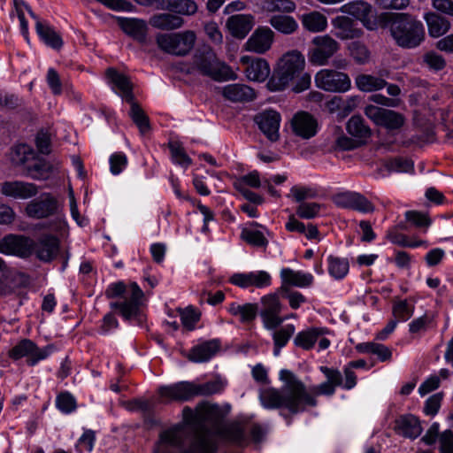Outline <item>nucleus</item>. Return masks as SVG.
<instances>
[{
  "instance_id": "6",
  "label": "nucleus",
  "mask_w": 453,
  "mask_h": 453,
  "mask_svg": "<svg viewBox=\"0 0 453 453\" xmlns=\"http://www.w3.org/2000/svg\"><path fill=\"white\" fill-rule=\"evenodd\" d=\"M194 66L203 75L216 81L236 80L237 74L226 63L220 61L211 49L199 50L194 57Z\"/></svg>"
},
{
  "instance_id": "7",
  "label": "nucleus",
  "mask_w": 453,
  "mask_h": 453,
  "mask_svg": "<svg viewBox=\"0 0 453 453\" xmlns=\"http://www.w3.org/2000/svg\"><path fill=\"white\" fill-rule=\"evenodd\" d=\"M196 40V35L191 30L173 34H159L156 37V42L160 50L176 56L187 55L194 47Z\"/></svg>"
},
{
  "instance_id": "33",
  "label": "nucleus",
  "mask_w": 453,
  "mask_h": 453,
  "mask_svg": "<svg viewBox=\"0 0 453 453\" xmlns=\"http://www.w3.org/2000/svg\"><path fill=\"white\" fill-rule=\"evenodd\" d=\"M58 240L52 235H45L39 241L36 256L40 260L49 262L58 255Z\"/></svg>"
},
{
  "instance_id": "19",
  "label": "nucleus",
  "mask_w": 453,
  "mask_h": 453,
  "mask_svg": "<svg viewBox=\"0 0 453 453\" xmlns=\"http://www.w3.org/2000/svg\"><path fill=\"white\" fill-rule=\"evenodd\" d=\"M334 35L341 40H353L363 35L357 21L346 16H338L332 21Z\"/></svg>"
},
{
  "instance_id": "3",
  "label": "nucleus",
  "mask_w": 453,
  "mask_h": 453,
  "mask_svg": "<svg viewBox=\"0 0 453 453\" xmlns=\"http://www.w3.org/2000/svg\"><path fill=\"white\" fill-rule=\"evenodd\" d=\"M105 296L109 299H120L111 303L110 306L117 310L125 319L130 320L139 314L143 292L136 283L129 286L122 281L111 283L105 290Z\"/></svg>"
},
{
  "instance_id": "50",
  "label": "nucleus",
  "mask_w": 453,
  "mask_h": 453,
  "mask_svg": "<svg viewBox=\"0 0 453 453\" xmlns=\"http://www.w3.org/2000/svg\"><path fill=\"white\" fill-rule=\"evenodd\" d=\"M348 50L354 60L360 65L365 64L370 58V51L361 42L355 41L349 44Z\"/></svg>"
},
{
  "instance_id": "62",
  "label": "nucleus",
  "mask_w": 453,
  "mask_h": 453,
  "mask_svg": "<svg viewBox=\"0 0 453 453\" xmlns=\"http://www.w3.org/2000/svg\"><path fill=\"white\" fill-rule=\"evenodd\" d=\"M291 194L297 203H304L306 199H312L317 196V191L308 187H297L295 186L291 188Z\"/></svg>"
},
{
  "instance_id": "22",
  "label": "nucleus",
  "mask_w": 453,
  "mask_h": 453,
  "mask_svg": "<svg viewBox=\"0 0 453 453\" xmlns=\"http://www.w3.org/2000/svg\"><path fill=\"white\" fill-rule=\"evenodd\" d=\"M158 394L169 400L186 401L196 396L195 383L181 381L171 386H163L158 388Z\"/></svg>"
},
{
  "instance_id": "24",
  "label": "nucleus",
  "mask_w": 453,
  "mask_h": 453,
  "mask_svg": "<svg viewBox=\"0 0 453 453\" xmlns=\"http://www.w3.org/2000/svg\"><path fill=\"white\" fill-rule=\"evenodd\" d=\"M347 12L359 19L367 29L377 27L376 17L370 4L364 1L350 3L347 5Z\"/></svg>"
},
{
  "instance_id": "55",
  "label": "nucleus",
  "mask_w": 453,
  "mask_h": 453,
  "mask_svg": "<svg viewBox=\"0 0 453 453\" xmlns=\"http://www.w3.org/2000/svg\"><path fill=\"white\" fill-rule=\"evenodd\" d=\"M169 149L172 154V157L175 163L181 165L185 167H188V165H191L192 160L187 155V153L184 150V148L181 146L180 143L177 142H169Z\"/></svg>"
},
{
  "instance_id": "32",
  "label": "nucleus",
  "mask_w": 453,
  "mask_h": 453,
  "mask_svg": "<svg viewBox=\"0 0 453 453\" xmlns=\"http://www.w3.org/2000/svg\"><path fill=\"white\" fill-rule=\"evenodd\" d=\"M219 344L217 341L205 342L191 349L188 358L196 363L207 362L219 350Z\"/></svg>"
},
{
  "instance_id": "30",
  "label": "nucleus",
  "mask_w": 453,
  "mask_h": 453,
  "mask_svg": "<svg viewBox=\"0 0 453 453\" xmlns=\"http://www.w3.org/2000/svg\"><path fill=\"white\" fill-rule=\"evenodd\" d=\"M106 76L110 82L119 89V94L124 100L128 103L134 100L132 85L127 76L119 73L114 68H108L106 70Z\"/></svg>"
},
{
  "instance_id": "59",
  "label": "nucleus",
  "mask_w": 453,
  "mask_h": 453,
  "mask_svg": "<svg viewBox=\"0 0 453 453\" xmlns=\"http://www.w3.org/2000/svg\"><path fill=\"white\" fill-rule=\"evenodd\" d=\"M388 239L394 244H396L401 247H419L421 245L426 244V242L425 241H417V242H409L408 238L405 234L396 233V232H390L388 234Z\"/></svg>"
},
{
  "instance_id": "17",
  "label": "nucleus",
  "mask_w": 453,
  "mask_h": 453,
  "mask_svg": "<svg viewBox=\"0 0 453 453\" xmlns=\"http://www.w3.org/2000/svg\"><path fill=\"white\" fill-rule=\"evenodd\" d=\"M334 203L340 208L351 209L361 212H372L373 204L363 195L356 192H343L333 197Z\"/></svg>"
},
{
  "instance_id": "4",
  "label": "nucleus",
  "mask_w": 453,
  "mask_h": 453,
  "mask_svg": "<svg viewBox=\"0 0 453 453\" xmlns=\"http://www.w3.org/2000/svg\"><path fill=\"white\" fill-rule=\"evenodd\" d=\"M389 29L396 44L404 49L419 46L426 36L422 22L407 13L395 14L390 22Z\"/></svg>"
},
{
  "instance_id": "14",
  "label": "nucleus",
  "mask_w": 453,
  "mask_h": 453,
  "mask_svg": "<svg viewBox=\"0 0 453 453\" xmlns=\"http://www.w3.org/2000/svg\"><path fill=\"white\" fill-rule=\"evenodd\" d=\"M280 114L271 109L260 111L254 117V122L257 125L259 130L273 142L280 139Z\"/></svg>"
},
{
  "instance_id": "56",
  "label": "nucleus",
  "mask_w": 453,
  "mask_h": 453,
  "mask_svg": "<svg viewBox=\"0 0 453 453\" xmlns=\"http://www.w3.org/2000/svg\"><path fill=\"white\" fill-rule=\"evenodd\" d=\"M321 206L318 203H301L296 209V214L302 219H313L319 214Z\"/></svg>"
},
{
  "instance_id": "58",
  "label": "nucleus",
  "mask_w": 453,
  "mask_h": 453,
  "mask_svg": "<svg viewBox=\"0 0 453 453\" xmlns=\"http://www.w3.org/2000/svg\"><path fill=\"white\" fill-rule=\"evenodd\" d=\"M180 312L183 326L188 330H193L195 328V325L200 319V313L192 307H188L185 310H180Z\"/></svg>"
},
{
  "instance_id": "45",
  "label": "nucleus",
  "mask_w": 453,
  "mask_h": 453,
  "mask_svg": "<svg viewBox=\"0 0 453 453\" xmlns=\"http://www.w3.org/2000/svg\"><path fill=\"white\" fill-rule=\"evenodd\" d=\"M129 103L131 104L130 117L138 127L140 133L145 134L150 130L149 118L136 102L133 100Z\"/></svg>"
},
{
  "instance_id": "31",
  "label": "nucleus",
  "mask_w": 453,
  "mask_h": 453,
  "mask_svg": "<svg viewBox=\"0 0 453 453\" xmlns=\"http://www.w3.org/2000/svg\"><path fill=\"white\" fill-rule=\"evenodd\" d=\"M119 25L122 30L139 42L146 39L147 25L144 20L138 19L119 18Z\"/></svg>"
},
{
  "instance_id": "54",
  "label": "nucleus",
  "mask_w": 453,
  "mask_h": 453,
  "mask_svg": "<svg viewBox=\"0 0 453 453\" xmlns=\"http://www.w3.org/2000/svg\"><path fill=\"white\" fill-rule=\"evenodd\" d=\"M423 63L432 71L439 72L445 68V58L435 51H428L423 56Z\"/></svg>"
},
{
  "instance_id": "51",
  "label": "nucleus",
  "mask_w": 453,
  "mask_h": 453,
  "mask_svg": "<svg viewBox=\"0 0 453 453\" xmlns=\"http://www.w3.org/2000/svg\"><path fill=\"white\" fill-rule=\"evenodd\" d=\"M414 311V306L408 303L406 300H400L394 303L392 313L394 319L399 321H407Z\"/></svg>"
},
{
  "instance_id": "39",
  "label": "nucleus",
  "mask_w": 453,
  "mask_h": 453,
  "mask_svg": "<svg viewBox=\"0 0 453 453\" xmlns=\"http://www.w3.org/2000/svg\"><path fill=\"white\" fill-rule=\"evenodd\" d=\"M425 20L426 21L430 36L434 38L444 35L450 27L448 19L434 12L426 13Z\"/></svg>"
},
{
  "instance_id": "57",
  "label": "nucleus",
  "mask_w": 453,
  "mask_h": 453,
  "mask_svg": "<svg viewBox=\"0 0 453 453\" xmlns=\"http://www.w3.org/2000/svg\"><path fill=\"white\" fill-rule=\"evenodd\" d=\"M203 30L209 40L216 44L221 45L223 42V35L215 21H209L204 23Z\"/></svg>"
},
{
  "instance_id": "63",
  "label": "nucleus",
  "mask_w": 453,
  "mask_h": 453,
  "mask_svg": "<svg viewBox=\"0 0 453 453\" xmlns=\"http://www.w3.org/2000/svg\"><path fill=\"white\" fill-rule=\"evenodd\" d=\"M127 165V158L124 153L117 152L111 156L110 165L112 174H119Z\"/></svg>"
},
{
  "instance_id": "37",
  "label": "nucleus",
  "mask_w": 453,
  "mask_h": 453,
  "mask_svg": "<svg viewBox=\"0 0 453 453\" xmlns=\"http://www.w3.org/2000/svg\"><path fill=\"white\" fill-rule=\"evenodd\" d=\"M258 6L265 13H292L296 9L292 0H261Z\"/></svg>"
},
{
  "instance_id": "1",
  "label": "nucleus",
  "mask_w": 453,
  "mask_h": 453,
  "mask_svg": "<svg viewBox=\"0 0 453 453\" xmlns=\"http://www.w3.org/2000/svg\"><path fill=\"white\" fill-rule=\"evenodd\" d=\"M183 422L159 434L155 443V453H173L174 447L188 443L186 453H216L218 442L215 434L221 427L224 418L218 404H203L193 411L185 407Z\"/></svg>"
},
{
  "instance_id": "20",
  "label": "nucleus",
  "mask_w": 453,
  "mask_h": 453,
  "mask_svg": "<svg viewBox=\"0 0 453 453\" xmlns=\"http://www.w3.org/2000/svg\"><path fill=\"white\" fill-rule=\"evenodd\" d=\"M240 61L242 64L247 65L244 73L250 81L262 82L268 78L270 65L265 59L243 56Z\"/></svg>"
},
{
  "instance_id": "35",
  "label": "nucleus",
  "mask_w": 453,
  "mask_h": 453,
  "mask_svg": "<svg viewBox=\"0 0 453 453\" xmlns=\"http://www.w3.org/2000/svg\"><path fill=\"white\" fill-rule=\"evenodd\" d=\"M228 311L235 317H239V319L243 324L251 323L257 316L258 305L257 303H245L238 304L233 303L228 308Z\"/></svg>"
},
{
  "instance_id": "21",
  "label": "nucleus",
  "mask_w": 453,
  "mask_h": 453,
  "mask_svg": "<svg viewBox=\"0 0 453 453\" xmlns=\"http://www.w3.org/2000/svg\"><path fill=\"white\" fill-rule=\"evenodd\" d=\"M255 25V17L252 14H235L230 16L226 23L231 35L237 39H243L251 31Z\"/></svg>"
},
{
  "instance_id": "43",
  "label": "nucleus",
  "mask_w": 453,
  "mask_h": 453,
  "mask_svg": "<svg viewBox=\"0 0 453 453\" xmlns=\"http://www.w3.org/2000/svg\"><path fill=\"white\" fill-rule=\"evenodd\" d=\"M35 29L41 39L50 47L59 50L63 46L61 36L49 25L37 21Z\"/></svg>"
},
{
  "instance_id": "16",
  "label": "nucleus",
  "mask_w": 453,
  "mask_h": 453,
  "mask_svg": "<svg viewBox=\"0 0 453 453\" xmlns=\"http://www.w3.org/2000/svg\"><path fill=\"white\" fill-rule=\"evenodd\" d=\"M274 32L268 27H258L245 42V50L257 54L267 52L273 43Z\"/></svg>"
},
{
  "instance_id": "53",
  "label": "nucleus",
  "mask_w": 453,
  "mask_h": 453,
  "mask_svg": "<svg viewBox=\"0 0 453 453\" xmlns=\"http://www.w3.org/2000/svg\"><path fill=\"white\" fill-rule=\"evenodd\" d=\"M385 167L389 172L409 173L413 170V163L407 158L395 157L387 160Z\"/></svg>"
},
{
  "instance_id": "28",
  "label": "nucleus",
  "mask_w": 453,
  "mask_h": 453,
  "mask_svg": "<svg viewBox=\"0 0 453 453\" xmlns=\"http://www.w3.org/2000/svg\"><path fill=\"white\" fill-rule=\"evenodd\" d=\"M223 96L234 103H243L252 101L255 96V91L252 88L245 84H229L223 88Z\"/></svg>"
},
{
  "instance_id": "23",
  "label": "nucleus",
  "mask_w": 453,
  "mask_h": 453,
  "mask_svg": "<svg viewBox=\"0 0 453 453\" xmlns=\"http://www.w3.org/2000/svg\"><path fill=\"white\" fill-rule=\"evenodd\" d=\"M394 430L397 434L413 440L421 434L423 429L416 416L404 414L395 420Z\"/></svg>"
},
{
  "instance_id": "29",
  "label": "nucleus",
  "mask_w": 453,
  "mask_h": 453,
  "mask_svg": "<svg viewBox=\"0 0 453 453\" xmlns=\"http://www.w3.org/2000/svg\"><path fill=\"white\" fill-rule=\"evenodd\" d=\"M282 289L287 290V286L306 288L312 284L313 276L311 273L296 272L290 268H283L280 271Z\"/></svg>"
},
{
  "instance_id": "12",
  "label": "nucleus",
  "mask_w": 453,
  "mask_h": 453,
  "mask_svg": "<svg viewBox=\"0 0 453 453\" xmlns=\"http://www.w3.org/2000/svg\"><path fill=\"white\" fill-rule=\"evenodd\" d=\"M260 303L259 313L265 327L270 330L275 329L283 322V319L280 316L281 305L279 296L276 294H269L263 296Z\"/></svg>"
},
{
  "instance_id": "36",
  "label": "nucleus",
  "mask_w": 453,
  "mask_h": 453,
  "mask_svg": "<svg viewBox=\"0 0 453 453\" xmlns=\"http://www.w3.org/2000/svg\"><path fill=\"white\" fill-rule=\"evenodd\" d=\"M35 158L34 149L26 143L16 144L12 147L10 151V160L14 165H27V164Z\"/></svg>"
},
{
  "instance_id": "9",
  "label": "nucleus",
  "mask_w": 453,
  "mask_h": 453,
  "mask_svg": "<svg viewBox=\"0 0 453 453\" xmlns=\"http://www.w3.org/2000/svg\"><path fill=\"white\" fill-rule=\"evenodd\" d=\"M317 88L332 93H345L351 88L349 76L334 69H322L315 75Z\"/></svg>"
},
{
  "instance_id": "25",
  "label": "nucleus",
  "mask_w": 453,
  "mask_h": 453,
  "mask_svg": "<svg viewBox=\"0 0 453 453\" xmlns=\"http://www.w3.org/2000/svg\"><path fill=\"white\" fill-rule=\"evenodd\" d=\"M1 192L6 196L16 199H27L35 196L38 193V189L33 183L14 180L2 183Z\"/></svg>"
},
{
  "instance_id": "48",
  "label": "nucleus",
  "mask_w": 453,
  "mask_h": 453,
  "mask_svg": "<svg viewBox=\"0 0 453 453\" xmlns=\"http://www.w3.org/2000/svg\"><path fill=\"white\" fill-rule=\"evenodd\" d=\"M224 387L225 383L219 379L210 380L203 384L195 383V394L196 396H209L222 392Z\"/></svg>"
},
{
  "instance_id": "38",
  "label": "nucleus",
  "mask_w": 453,
  "mask_h": 453,
  "mask_svg": "<svg viewBox=\"0 0 453 453\" xmlns=\"http://www.w3.org/2000/svg\"><path fill=\"white\" fill-rule=\"evenodd\" d=\"M301 22L303 27L311 33L322 32L327 27L326 17L316 11L303 14Z\"/></svg>"
},
{
  "instance_id": "44",
  "label": "nucleus",
  "mask_w": 453,
  "mask_h": 453,
  "mask_svg": "<svg viewBox=\"0 0 453 453\" xmlns=\"http://www.w3.org/2000/svg\"><path fill=\"white\" fill-rule=\"evenodd\" d=\"M349 134L357 138L366 139L371 135V129L365 125L364 119L359 115L352 116L347 123Z\"/></svg>"
},
{
  "instance_id": "10",
  "label": "nucleus",
  "mask_w": 453,
  "mask_h": 453,
  "mask_svg": "<svg viewBox=\"0 0 453 453\" xmlns=\"http://www.w3.org/2000/svg\"><path fill=\"white\" fill-rule=\"evenodd\" d=\"M50 354L49 347L40 349L29 339H23L12 347L8 356L13 360H19L22 357H27V363L30 366H34L39 361L45 359Z\"/></svg>"
},
{
  "instance_id": "49",
  "label": "nucleus",
  "mask_w": 453,
  "mask_h": 453,
  "mask_svg": "<svg viewBox=\"0 0 453 453\" xmlns=\"http://www.w3.org/2000/svg\"><path fill=\"white\" fill-rule=\"evenodd\" d=\"M295 333V326L293 325H287L284 327L277 330L273 334V341H274V350L273 353L275 356L280 354V350L282 347H284L291 336Z\"/></svg>"
},
{
  "instance_id": "27",
  "label": "nucleus",
  "mask_w": 453,
  "mask_h": 453,
  "mask_svg": "<svg viewBox=\"0 0 453 453\" xmlns=\"http://www.w3.org/2000/svg\"><path fill=\"white\" fill-rule=\"evenodd\" d=\"M149 23L151 27L160 30H175L182 27L185 20L173 12H167L157 13L150 17Z\"/></svg>"
},
{
  "instance_id": "40",
  "label": "nucleus",
  "mask_w": 453,
  "mask_h": 453,
  "mask_svg": "<svg viewBox=\"0 0 453 453\" xmlns=\"http://www.w3.org/2000/svg\"><path fill=\"white\" fill-rule=\"evenodd\" d=\"M326 330L324 328L312 327L298 333L295 337L294 342L297 347L308 350L314 346L319 336L326 334Z\"/></svg>"
},
{
  "instance_id": "8",
  "label": "nucleus",
  "mask_w": 453,
  "mask_h": 453,
  "mask_svg": "<svg viewBox=\"0 0 453 453\" xmlns=\"http://www.w3.org/2000/svg\"><path fill=\"white\" fill-rule=\"evenodd\" d=\"M339 50V42L330 35L315 36L308 50V60L313 65H326Z\"/></svg>"
},
{
  "instance_id": "11",
  "label": "nucleus",
  "mask_w": 453,
  "mask_h": 453,
  "mask_svg": "<svg viewBox=\"0 0 453 453\" xmlns=\"http://www.w3.org/2000/svg\"><path fill=\"white\" fill-rule=\"evenodd\" d=\"M365 114L376 125L389 130L399 129L404 124V118L401 113L372 104L365 108Z\"/></svg>"
},
{
  "instance_id": "26",
  "label": "nucleus",
  "mask_w": 453,
  "mask_h": 453,
  "mask_svg": "<svg viewBox=\"0 0 453 453\" xmlns=\"http://www.w3.org/2000/svg\"><path fill=\"white\" fill-rule=\"evenodd\" d=\"M220 437L222 440L231 442L238 446L248 444V437L246 435V428L241 423L224 424L219 427L215 436Z\"/></svg>"
},
{
  "instance_id": "61",
  "label": "nucleus",
  "mask_w": 453,
  "mask_h": 453,
  "mask_svg": "<svg viewBox=\"0 0 453 453\" xmlns=\"http://www.w3.org/2000/svg\"><path fill=\"white\" fill-rule=\"evenodd\" d=\"M250 286L256 288H264L271 284V276L265 271L249 273Z\"/></svg>"
},
{
  "instance_id": "52",
  "label": "nucleus",
  "mask_w": 453,
  "mask_h": 453,
  "mask_svg": "<svg viewBox=\"0 0 453 453\" xmlns=\"http://www.w3.org/2000/svg\"><path fill=\"white\" fill-rule=\"evenodd\" d=\"M241 238L254 247L265 248L268 244V240L265 238L264 234L258 230L244 228L241 233Z\"/></svg>"
},
{
  "instance_id": "5",
  "label": "nucleus",
  "mask_w": 453,
  "mask_h": 453,
  "mask_svg": "<svg viewBox=\"0 0 453 453\" xmlns=\"http://www.w3.org/2000/svg\"><path fill=\"white\" fill-rule=\"evenodd\" d=\"M304 65L305 59L301 51L293 50L286 52L279 60L277 68L268 81V88L273 91L285 89L300 76Z\"/></svg>"
},
{
  "instance_id": "13",
  "label": "nucleus",
  "mask_w": 453,
  "mask_h": 453,
  "mask_svg": "<svg viewBox=\"0 0 453 453\" xmlns=\"http://www.w3.org/2000/svg\"><path fill=\"white\" fill-rule=\"evenodd\" d=\"M35 242L22 235L9 234L0 240V253L27 257L32 254Z\"/></svg>"
},
{
  "instance_id": "18",
  "label": "nucleus",
  "mask_w": 453,
  "mask_h": 453,
  "mask_svg": "<svg viewBox=\"0 0 453 453\" xmlns=\"http://www.w3.org/2000/svg\"><path fill=\"white\" fill-rule=\"evenodd\" d=\"M290 127L296 136L308 140L317 134L318 122L310 113L299 111L291 119Z\"/></svg>"
},
{
  "instance_id": "47",
  "label": "nucleus",
  "mask_w": 453,
  "mask_h": 453,
  "mask_svg": "<svg viewBox=\"0 0 453 453\" xmlns=\"http://www.w3.org/2000/svg\"><path fill=\"white\" fill-rule=\"evenodd\" d=\"M170 12L180 17H191L198 12V4L195 0H173Z\"/></svg>"
},
{
  "instance_id": "64",
  "label": "nucleus",
  "mask_w": 453,
  "mask_h": 453,
  "mask_svg": "<svg viewBox=\"0 0 453 453\" xmlns=\"http://www.w3.org/2000/svg\"><path fill=\"white\" fill-rule=\"evenodd\" d=\"M440 452L453 453V432L451 430L443 431L439 436Z\"/></svg>"
},
{
  "instance_id": "42",
  "label": "nucleus",
  "mask_w": 453,
  "mask_h": 453,
  "mask_svg": "<svg viewBox=\"0 0 453 453\" xmlns=\"http://www.w3.org/2000/svg\"><path fill=\"white\" fill-rule=\"evenodd\" d=\"M355 84L360 91L373 92L384 88L388 82L380 77L362 73L355 78Z\"/></svg>"
},
{
  "instance_id": "41",
  "label": "nucleus",
  "mask_w": 453,
  "mask_h": 453,
  "mask_svg": "<svg viewBox=\"0 0 453 453\" xmlns=\"http://www.w3.org/2000/svg\"><path fill=\"white\" fill-rule=\"evenodd\" d=\"M31 165L26 166L27 175L35 180H47L53 172V165L43 158L33 159Z\"/></svg>"
},
{
  "instance_id": "60",
  "label": "nucleus",
  "mask_w": 453,
  "mask_h": 453,
  "mask_svg": "<svg viewBox=\"0 0 453 453\" xmlns=\"http://www.w3.org/2000/svg\"><path fill=\"white\" fill-rule=\"evenodd\" d=\"M56 404L61 411L65 413H69L76 408L74 397L67 392L61 393L58 395Z\"/></svg>"
},
{
  "instance_id": "34",
  "label": "nucleus",
  "mask_w": 453,
  "mask_h": 453,
  "mask_svg": "<svg viewBox=\"0 0 453 453\" xmlns=\"http://www.w3.org/2000/svg\"><path fill=\"white\" fill-rule=\"evenodd\" d=\"M286 14H274L268 22L279 33L289 35L296 33L299 26L294 17Z\"/></svg>"
},
{
  "instance_id": "15",
  "label": "nucleus",
  "mask_w": 453,
  "mask_h": 453,
  "mask_svg": "<svg viewBox=\"0 0 453 453\" xmlns=\"http://www.w3.org/2000/svg\"><path fill=\"white\" fill-rule=\"evenodd\" d=\"M58 203L50 194H42L38 198L30 201L26 212L28 217L34 219H43L58 212Z\"/></svg>"
},
{
  "instance_id": "2",
  "label": "nucleus",
  "mask_w": 453,
  "mask_h": 453,
  "mask_svg": "<svg viewBox=\"0 0 453 453\" xmlns=\"http://www.w3.org/2000/svg\"><path fill=\"white\" fill-rule=\"evenodd\" d=\"M280 380L284 382L280 389L266 388L259 392L261 404L266 409L287 410L291 415L303 412L307 407L318 404V395H333L335 387L327 380L309 388L291 371L280 372Z\"/></svg>"
},
{
  "instance_id": "46",
  "label": "nucleus",
  "mask_w": 453,
  "mask_h": 453,
  "mask_svg": "<svg viewBox=\"0 0 453 453\" xmlns=\"http://www.w3.org/2000/svg\"><path fill=\"white\" fill-rule=\"evenodd\" d=\"M328 273L336 280L344 278L349 268V261L346 258L338 257H328Z\"/></svg>"
}]
</instances>
